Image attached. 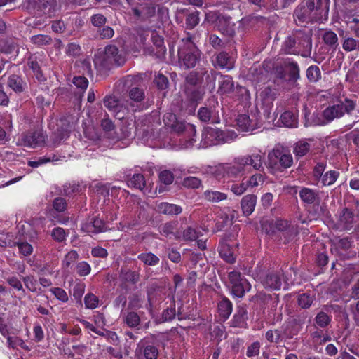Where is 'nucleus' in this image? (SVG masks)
<instances>
[{"label":"nucleus","instance_id":"1","mask_svg":"<svg viewBox=\"0 0 359 359\" xmlns=\"http://www.w3.org/2000/svg\"><path fill=\"white\" fill-rule=\"evenodd\" d=\"M356 100L346 97L336 104L329 105L322 113L313 114L311 124L325 126L335 119L343 117L345 114L351 115L356 108Z\"/></svg>","mask_w":359,"mask_h":359},{"label":"nucleus","instance_id":"2","mask_svg":"<svg viewBox=\"0 0 359 359\" xmlns=\"http://www.w3.org/2000/svg\"><path fill=\"white\" fill-rule=\"evenodd\" d=\"M311 36L301 30H297L285 39L281 47V52L293 55L301 53L306 57L311 53Z\"/></svg>","mask_w":359,"mask_h":359},{"label":"nucleus","instance_id":"3","mask_svg":"<svg viewBox=\"0 0 359 359\" xmlns=\"http://www.w3.org/2000/svg\"><path fill=\"white\" fill-rule=\"evenodd\" d=\"M125 59L115 46H107L102 52L97 53L94 57V64L99 69H109L112 66H121Z\"/></svg>","mask_w":359,"mask_h":359},{"label":"nucleus","instance_id":"4","mask_svg":"<svg viewBox=\"0 0 359 359\" xmlns=\"http://www.w3.org/2000/svg\"><path fill=\"white\" fill-rule=\"evenodd\" d=\"M236 134L233 131L224 132L218 128H205L202 133V147H208L234 140Z\"/></svg>","mask_w":359,"mask_h":359},{"label":"nucleus","instance_id":"5","mask_svg":"<svg viewBox=\"0 0 359 359\" xmlns=\"http://www.w3.org/2000/svg\"><path fill=\"white\" fill-rule=\"evenodd\" d=\"M238 157L234 158L232 163L220 164L215 167L212 173L216 178L220 180L222 177H228L236 178L244 174L245 168Z\"/></svg>","mask_w":359,"mask_h":359},{"label":"nucleus","instance_id":"6","mask_svg":"<svg viewBox=\"0 0 359 359\" xmlns=\"http://www.w3.org/2000/svg\"><path fill=\"white\" fill-rule=\"evenodd\" d=\"M229 280L231 286V293L234 297L241 298L250 290L251 285L239 271H232L229 273Z\"/></svg>","mask_w":359,"mask_h":359},{"label":"nucleus","instance_id":"7","mask_svg":"<svg viewBox=\"0 0 359 359\" xmlns=\"http://www.w3.org/2000/svg\"><path fill=\"white\" fill-rule=\"evenodd\" d=\"M269 165L276 166L278 163L284 168H290L293 163L291 154L283 147H276L268 154Z\"/></svg>","mask_w":359,"mask_h":359},{"label":"nucleus","instance_id":"8","mask_svg":"<svg viewBox=\"0 0 359 359\" xmlns=\"http://www.w3.org/2000/svg\"><path fill=\"white\" fill-rule=\"evenodd\" d=\"M239 158L245 169L248 166L252 167L255 170L260 171L264 169V154L260 151L251 154L240 156Z\"/></svg>","mask_w":359,"mask_h":359},{"label":"nucleus","instance_id":"9","mask_svg":"<svg viewBox=\"0 0 359 359\" xmlns=\"http://www.w3.org/2000/svg\"><path fill=\"white\" fill-rule=\"evenodd\" d=\"M187 8H177L176 11V20L178 22L182 23L183 21V15L186 14L185 24L187 29H192L200 22V12L194 11L190 13L187 14Z\"/></svg>","mask_w":359,"mask_h":359},{"label":"nucleus","instance_id":"10","mask_svg":"<svg viewBox=\"0 0 359 359\" xmlns=\"http://www.w3.org/2000/svg\"><path fill=\"white\" fill-rule=\"evenodd\" d=\"M236 24L232 22L231 18L224 15L220 18L219 23L217 24V29L224 36L230 38L236 35Z\"/></svg>","mask_w":359,"mask_h":359},{"label":"nucleus","instance_id":"11","mask_svg":"<svg viewBox=\"0 0 359 359\" xmlns=\"http://www.w3.org/2000/svg\"><path fill=\"white\" fill-rule=\"evenodd\" d=\"M295 21L299 22H307L310 21H318L323 20V16L318 15L316 13H311L308 8L303 6L297 7L294 13Z\"/></svg>","mask_w":359,"mask_h":359},{"label":"nucleus","instance_id":"12","mask_svg":"<svg viewBox=\"0 0 359 359\" xmlns=\"http://www.w3.org/2000/svg\"><path fill=\"white\" fill-rule=\"evenodd\" d=\"M358 217H355L348 209H344L339 216L338 227L346 230L351 229L357 222Z\"/></svg>","mask_w":359,"mask_h":359},{"label":"nucleus","instance_id":"13","mask_svg":"<svg viewBox=\"0 0 359 359\" xmlns=\"http://www.w3.org/2000/svg\"><path fill=\"white\" fill-rule=\"evenodd\" d=\"M45 139L46 136L42 132L35 131L25 135L22 141L25 146L34 148L44 143Z\"/></svg>","mask_w":359,"mask_h":359},{"label":"nucleus","instance_id":"14","mask_svg":"<svg viewBox=\"0 0 359 359\" xmlns=\"http://www.w3.org/2000/svg\"><path fill=\"white\" fill-rule=\"evenodd\" d=\"M236 245L234 247L231 246L226 242H222L219 245V252L222 258L229 263H233L236 261Z\"/></svg>","mask_w":359,"mask_h":359},{"label":"nucleus","instance_id":"15","mask_svg":"<svg viewBox=\"0 0 359 359\" xmlns=\"http://www.w3.org/2000/svg\"><path fill=\"white\" fill-rule=\"evenodd\" d=\"M136 353L143 354L145 359H157L159 353L156 346L145 345L144 340H141L137 344Z\"/></svg>","mask_w":359,"mask_h":359},{"label":"nucleus","instance_id":"16","mask_svg":"<svg viewBox=\"0 0 359 359\" xmlns=\"http://www.w3.org/2000/svg\"><path fill=\"white\" fill-rule=\"evenodd\" d=\"M81 229L88 233H98L104 231L106 227L102 220L94 218L83 224Z\"/></svg>","mask_w":359,"mask_h":359},{"label":"nucleus","instance_id":"17","mask_svg":"<svg viewBox=\"0 0 359 359\" xmlns=\"http://www.w3.org/2000/svg\"><path fill=\"white\" fill-rule=\"evenodd\" d=\"M257 202V196L254 194H248L243 197L241 201V206L243 215H250L255 210Z\"/></svg>","mask_w":359,"mask_h":359},{"label":"nucleus","instance_id":"18","mask_svg":"<svg viewBox=\"0 0 359 359\" xmlns=\"http://www.w3.org/2000/svg\"><path fill=\"white\" fill-rule=\"evenodd\" d=\"M248 319L247 310L243 306H238L236 313L233 316L231 320V325L236 327H245L247 325L246 320Z\"/></svg>","mask_w":359,"mask_h":359},{"label":"nucleus","instance_id":"19","mask_svg":"<svg viewBox=\"0 0 359 359\" xmlns=\"http://www.w3.org/2000/svg\"><path fill=\"white\" fill-rule=\"evenodd\" d=\"M215 66H218L222 69H231L233 67V60L225 52L219 53L212 61Z\"/></svg>","mask_w":359,"mask_h":359},{"label":"nucleus","instance_id":"20","mask_svg":"<svg viewBox=\"0 0 359 359\" xmlns=\"http://www.w3.org/2000/svg\"><path fill=\"white\" fill-rule=\"evenodd\" d=\"M299 197L303 202L307 204L314 203L319 199L317 190L306 187H304L299 191Z\"/></svg>","mask_w":359,"mask_h":359},{"label":"nucleus","instance_id":"21","mask_svg":"<svg viewBox=\"0 0 359 359\" xmlns=\"http://www.w3.org/2000/svg\"><path fill=\"white\" fill-rule=\"evenodd\" d=\"M264 286L271 290H280L282 282L280 275L278 273H269L262 281Z\"/></svg>","mask_w":359,"mask_h":359},{"label":"nucleus","instance_id":"22","mask_svg":"<svg viewBox=\"0 0 359 359\" xmlns=\"http://www.w3.org/2000/svg\"><path fill=\"white\" fill-rule=\"evenodd\" d=\"M234 89V83L231 76L224 75L221 76L219 81L218 93L221 95L229 94L233 92Z\"/></svg>","mask_w":359,"mask_h":359},{"label":"nucleus","instance_id":"23","mask_svg":"<svg viewBox=\"0 0 359 359\" xmlns=\"http://www.w3.org/2000/svg\"><path fill=\"white\" fill-rule=\"evenodd\" d=\"M132 11L135 17L144 20L152 17L155 14L156 7L151 4H146L142 6V9L133 8Z\"/></svg>","mask_w":359,"mask_h":359},{"label":"nucleus","instance_id":"24","mask_svg":"<svg viewBox=\"0 0 359 359\" xmlns=\"http://www.w3.org/2000/svg\"><path fill=\"white\" fill-rule=\"evenodd\" d=\"M201 57V52L198 49H194L191 52L185 54L182 60V65L186 68H192L195 67Z\"/></svg>","mask_w":359,"mask_h":359},{"label":"nucleus","instance_id":"25","mask_svg":"<svg viewBox=\"0 0 359 359\" xmlns=\"http://www.w3.org/2000/svg\"><path fill=\"white\" fill-rule=\"evenodd\" d=\"M156 210L158 212L169 215H178L182 212V208L175 204L162 202L157 205Z\"/></svg>","mask_w":359,"mask_h":359},{"label":"nucleus","instance_id":"26","mask_svg":"<svg viewBox=\"0 0 359 359\" xmlns=\"http://www.w3.org/2000/svg\"><path fill=\"white\" fill-rule=\"evenodd\" d=\"M198 118L203 122H208L212 121L214 122H217L216 119V112L215 110L212 107H201L199 109L198 111Z\"/></svg>","mask_w":359,"mask_h":359},{"label":"nucleus","instance_id":"27","mask_svg":"<svg viewBox=\"0 0 359 359\" xmlns=\"http://www.w3.org/2000/svg\"><path fill=\"white\" fill-rule=\"evenodd\" d=\"M203 198L211 203H218L227 198V195L223 192L213 190H206L203 194Z\"/></svg>","mask_w":359,"mask_h":359},{"label":"nucleus","instance_id":"28","mask_svg":"<svg viewBox=\"0 0 359 359\" xmlns=\"http://www.w3.org/2000/svg\"><path fill=\"white\" fill-rule=\"evenodd\" d=\"M280 120L285 127L296 128L298 125L297 116L289 111L282 114Z\"/></svg>","mask_w":359,"mask_h":359},{"label":"nucleus","instance_id":"29","mask_svg":"<svg viewBox=\"0 0 359 359\" xmlns=\"http://www.w3.org/2000/svg\"><path fill=\"white\" fill-rule=\"evenodd\" d=\"M321 3L320 0H307L306 6H303L305 8H308L309 11L311 13H316L319 16H323L322 13H324L325 15H327L328 9H321L320 8Z\"/></svg>","mask_w":359,"mask_h":359},{"label":"nucleus","instance_id":"30","mask_svg":"<svg viewBox=\"0 0 359 359\" xmlns=\"http://www.w3.org/2000/svg\"><path fill=\"white\" fill-rule=\"evenodd\" d=\"M8 86L16 93H21L25 90V83L18 75L13 74L8 80Z\"/></svg>","mask_w":359,"mask_h":359},{"label":"nucleus","instance_id":"31","mask_svg":"<svg viewBox=\"0 0 359 359\" xmlns=\"http://www.w3.org/2000/svg\"><path fill=\"white\" fill-rule=\"evenodd\" d=\"M233 309L232 303L226 298H224L218 304V311L219 315L226 320L231 315Z\"/></svg>","mask_w":359,"mask_h":359},{"label":"nucleus","instance_id":"32","mask_svg":"<svg viewBox=\"0 0 359 359\" xmlns=\"http://www.w3.org/2000/svg\"><path fill=\"white\" fill-rule=\"evenodd\" d=\"M207 74L208 71L205 69H203L200 72L192 71L186 77V81L189 84L196 85L203 81V76Z\"/></svg>","mask_w":359,"mask_h":359},{"label":"nucleus","instance_id":"33","mask_svg":"<svg viewBox=\"0 0 359 359\" xmlns=\"http://www.w3.org/2000/svg\"><path fill=\"white\" fill-rule=\"evenodd\" d=\"M236 123L238 128L243 132H248L253 130L252 121L247 114H241L236 118Z\"/></svg>","mask_w":359,"mask_h":359},{"label":"nucleus","instance_id":"34","mask_svg":"<svg viewBox=\"0 0 359 359\" xmlns=\"http://www.w3.org/2000/svg\"><path fill=\"white\" fill-rule=\"evenodd\" d=\"M139 260L148 266H156L159 263L160 259L151 252H143L137 256Z\"/></svg>","mask_w":359,"mask_h":359},{"label":"nucleus","instance_id":"35","mask_svg":"<svg viewBox=\"0 0 359 359\" xmlns=\"http://www.w3.org/2000/svg\"><path fill=\"white\" fill-rule=\"evenodd\" d=\"M323 39L327 45L334 49L339 45L337 36L332 31H325L323 34Z\"/></svg>","mask_w":359,"mask_h":359},{"label":"nucleus","instance_id":"36","mask_svg":"<svg viewBox=\"0 0 359 359\" xmlns=\"http://www.w3.org/2000/svg\"><path fill=\"white\" fill-rule=\"evenodd\" d=\"M7 344L9 348L13 349L21 347L24 350H29L28 346L25 344V341L18 337L7 336Z\"/></svg>","mask_w":359,"mask_h":359},{"label":"nucleus","instance_id":"37","mask_svg":"<svg viewBox=\"0 0 359 359\" xmlns=\"http://www.w3.org/2000/svg\"><path fill=\"white\" fill-rule=\"evenodd\" d=\"M309 149L310 144L304 140H301L295 144L293 152L297 156L302 157L306 155Z\"/></svg>","mask_w":359,"mask_h":359},{"label":"nucleus","instance_id":"38","mask_svg":"<svg viewBox=\"0 0 359 359\" xmlns=\"http://www.w3.org/2000/svg\"><path fill=\"white\" fill-rule=\"evenodd\" d=\"M339 175V172L335 170H330L325 172L321 177L323 186H330L333 184L337 180Z\"/></svg>","mask_w":359,"mask_h":359},{"label":"nucleus","instance_id":"39","mask_svg":"<svg viewBox=\"0 0 359 359\" xmlns=\"http://www.w3.org/2000/svg\"><path fill=\"white\" fill-rule=\"evenodd\" d=\"M342 48L347 52L359 50V41L353 37H346L342 43Z\"/></svg>","mask_w":359,"mask_h":359},{"label":"nucleus","instance_id":"40","mask_svg":"<svg viewBox=\"0 0 359 359\" xmlns=\"http://www.w3.org/2000/svg\"><path fill=\"white\" fill-rule=\"evenodd\" d=\"M128 96L131 102H140L144 99V92L143 89L135 87L128 91Z\"/></svg>","mask_w":359,"mask_h":359},{"label":"nucleus","instance_id":"41","mask_svg":"<svg viewBox=\"0 0 359 359\" xmlns=\"http://www.w3.org/2000/svg\"><path fill=\"white\" fill-rule=\"evenodd\" d=\"M306 77L311 82H317L321 78L320 68L316 65L310 66L306 70Z\"/></svg>","mask_w":359,"mask_h":359},{"label":"nucleus","instance_id":"42","mask_svg":"<svg viewBox=\"0 0 359 359\" xmlns=\"http://www.w3.org/2000/svg\"><path fill=\"white\" fill-rule=\"evenodd\" d=\"M284 65L288 68L290 77L292 79L296 80L299 77V69L297 62L291 60L290 59H287L284 62Z\"/></svg>","mask_w":359,"mask_h":359},{"label":"nucleus","instance_id":"43","mask_svg":"<svg viewBox=\"0 0 359 359\" xmlns=\"http://www.w3.org/2000/svg\"><path fill=\"white\" fill-rule=\"evenodd\" d=\"M261 96L263 100V103L266 104L268 107H271L272 102L276 97V93L270 88H265L261 93Z\"/></svg>","mask_w":359,"mask_h":359},{"label":"nucleus","instance_id":"44","mask_svg":"<svg viewBox=\"0 0 359 359\" xmlns=\"http://www.w3.org/2000/svg\"><path fill=\"white\" fill-rule=\"evenodd\" d=\"M128 185L142 190L145 187L144 177L141 174H136L128 181Z\"/></svg>","mask_w":359,"mask_h":359},{"label":"nucleus","instance_id":"45","mask_svg":"<svg viewBox=\"0 0 359 359\" xmlns=\"http://www.w3.org/2000/svg\"><path fill=\"white\" fill-rule=\"evenodd\" d=\"M79 259V255L76 251L71 250L67 253L62 262V266L64 269H68L74 262Z\"/></svg>","mask_w":359,"mask_h":359},{"label":"nucleus","instance_id":"46","mask_svg":"<svg viewBox=\"0 0 359 359\" xmlns=\"http://www.w3.org/2000/svg\"><path fill=\"white\" fill-rule=\"evenodd\" d=\"M15 246L18 248L19 252L22 256H29L33 252L32 245L26 241L15 242Z\"/></svg>","mask_w":359,"mask_h":359},{"label":"nucleus","instance_id":"47","mask_svg":"<svg viewBox=\"0 0 359 359\" xmlns=\"http://www.w3.org/2000/svg\"><path fill=\"white\" fill-rule=\"evenodd\" d=\"M84 304L86 309H94L99 304L98 297L93 293H88L84 297Z\"/></svg>","mask_w":359,"mask_h":359},{"label":"nucleus","instance_id":"48","mask_svg":"<svg viewBox=\"0 0 359 359\" xmlns=\"http://www.w3.org/2000/svg\"><path fill=\"white\" fill-rule=\"evenodd\" d=\"M265 180V176L261 173H256L252 175L250 178L246 181V184L248 187H257L259 184L264 183Z\"/></svg>","mask_w":359,"mask_h":359},{"label":"nucleus","instance_id":"49","mask_svg":"<svg viewBox=\"0 0 359 359\" xmlns=\"http://www.w3.org/2000/svg\"><path fill=\"white\" fill-rule=\"evenodd\" d=\"M170 128H172L174 131H175L177 133H181L184 129H186L187 130H189V133L190 134H195V133H196V129L193 126L188 125L186 127V126L184 123L179 122L177 120L175 121V123H174L173 125H172Z\"/></svg>","mask_w":359,"mask_h":359},{"label":"nucleus","instance_id":"50","mask_svg":"<svg viewBox=\"0 0 359 359\" xmlns=\"http://www.w3.org/2000/svg\"><path fill=\"white\" fill-rule=\"evenodd\" d=\"M55 5L54 0H39V8L44 13H50L54 11Z\"/></svg>","mask_w":359,"mask_h":359},{"label":"nucleus","instance_id":"51","mask_svg":"<svg viewBox=\"0 0 359 359\" xmlns=\"http://www.w3.org/2000/svg\"><path fill=\"white\" fill-rule=\"evenodd\" d=\"M50 291L57 300H59L63 303L68 302V300H69L68 294L66 292V291L65 290H63L62 288L52 287L50 290Z\"/></svg>","mask_w":359,"mask_h":359},{"label":"nucleus","instance_id":"52","mask_svg":"<svg viewBox=\"0 0 359 359\" xmlns=\"http://www.w3.org/2000/svg\"><path fill=\"white\" fill-rule=\"evenodd\" d=\"M31 41L33 43L38 46H45L50 44L52 39L50 36L43 34H38L32 36Z\"/></svg>","mask_w":359,"mask_h":359},{"label":"nucleus","instance_id":"53","mask_svg":"<svg viewBox=\"0 0 359 359\" xmlns=\"http://www.w3.org/2000/svg\"><path fill=\"white\" fill-rule=\"evenodd\" d=\"M246 182L242 181L241 183H233L231 185L230 190L236 196H241L248 189Z\"/></svg>","mask_w":359,"mask_h":359},{"label":"nucleus","instance_id":"54","mask_svg":"<svg viewBox=\"0 0 359 359\" xmlns=\"http://www.w3.org/2000/svg\"><path fill=\"white\" fill-rule=\"evenodd\" d=\"M125 322L129 327H133L140 324V318L137 313L131 311L126 315Z\"/></svg>","mask_w":359,"mask_h":359},{"label":"nucleus","instance_id":"55","mask_svg":"<svg viewBox=\"0 0 359 359\" xmlns=\"http://www.w3.org/2000/svg\"><path fill=\"white\" fill-rule=\"evenodd\" d=\"M76 271L80 276H86L90 273L91 267L86 262L82 261L76 265Z\"/></svg>","mask_w":359,"mask_h":359},{"label":"nucleus","instance_id":"56","mask_svg":"<svg viewBox=\"0 0 359 359\" xmlns=\"http://www.w3.org/2000/svg\"><path fill=\"white\" fill-rule=\"evenodd\" d=\"M86 285L83 283L79 282L75 284L73 288V296L79 302L85 292Z\"/></svg>","mask_w":359,"mask_h":359},{"label":"nucleus","instance_id":"57","mask_svg":"<svg viewBox=\"0 0 359 359\" xmlns=\"http://www.w3.org/2000/svg\"><path fill=\"white\" fill-rule=\"evenodd\" d=\"M182 184L187 188L197 189L201 184V180L195 177H187L183 180Z\"/></svg>","mask_w":359,"mask_h":359},{"label":"nucleus","instance_id":"58","mask_svg":"<svg viewBox=\"0 0 359 359\" xmlns=\"http://www.w3.org/2000/svg\"><path fill=\"white\" fill-rule=\"evenodd\" d=\"M313 298L306 293L302 294L298 297L299 305L303 309H307L312 304Z\"/></svg>","mask_w":359,"mask_h":359},{"label":"nucleus","instance_id":"59","mask_svg":"<svg viewBox=\"0 0 359 359\" xmlns=\"http://www.w3.org/2000/svg\"><path fill=\"white\" fill-rule=\"evenodd\" d=\"M104 104L109 110L116 111L118 107V100L114 96H107Z\"/></svg>","mask_w":359,"mask_h":359},{"label":"nucleus","instance_id":"60","mask_svg":"<svg viewBox=\"0 0 359 359\" xmlns=\"http://www.w3.org/2000/svg\"><path fill=\"white\" fill-rule=\"evenodd\" d=\"M22 280L27 289L32 292H36L38 290L37 281L32 276H25Z\"/></svg>","mask_w":359,"mask_h":359},{"label":"nucleus","instance_id":"61","mask_svg":"<svg viewBox=\"0 0 359 359\" xmlns=\"http://www.w3.org/2000/svg\"><path fill=\"white\" fill-rule=\"evenodd\" d=\"M330 322V318L325 312L320 311L316 317V323L321 327H326Z\"/></svg>","mask_w":359,"mask_h":359},{"label":"nucleus","instance_id":"62","mask_svg":"<svg viewBox=\"0 0 359 359\" xmlns=\"http://www.w3.org/2000/svg\"><path fill=\"white\" fill-rule=\"evenodd\" d=\"M51 236L55 241L62 242L66 239L67 233L62 228L56 227L53 229Z\"/></svg>","mask_w":359,"mask_h":359},{"label":"nucleus","instance_id":"63","mask_svg":"<svg viewBox=\"0 0 359 359\" xmlns=\"http://www.w3.org/2000/svg\"><path fill=\"white\" fill-rule=\"evenodd\" d=\"M224 17V15H220L218 11H209L205 13V20L214 23L216 25L219 23L220 18Z\"/></svg>","mask_w":359,"mask_h":359},{"label":"nucleus","instance_id":"64","mask_svg":"<svg viewBox=\"0 0 359 359\" xmlns=\"http://www.w3.org/2000/svg\"><path fill=\"white\" fill-rule=\"evenodd\" d=\"M121 276L127 281L136 283L138 280L139 276L135 272L132 271L129 269L128 270H121Z\"/></svg>","mask_w":359,"mask_h":359}]
</instances>
